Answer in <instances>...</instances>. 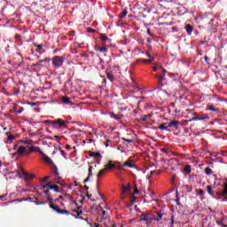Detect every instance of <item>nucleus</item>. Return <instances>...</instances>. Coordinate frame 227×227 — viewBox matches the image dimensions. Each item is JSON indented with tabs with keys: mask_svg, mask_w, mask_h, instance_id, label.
<instances>
[{
	"mask_svg": "<svg viewBox=\"0 0 227 227\" xmlns=\"http://www.w3.org/2000/svg\"><path fill=\"white\" fill-rule=\"evenodd\" d=\"M51 127H53V129H61L63 127H67V121H65L63 119L59 118L56 120L51 121Z\"/></svg>",
	"mask_w": 227,
	"mask_h": 227,
	"instance_id": "nucleus-1",
	"label": "nucleus"
},
{
	"mask_svg": "<svg viewBox=\"0 0 227 227\" xmlns=\"http://www.w3.org/2000/svg\"><path fill=\"white\" fill-rule=\"evenodd\" d=\"M51 63L53 67H56L57 68H61V67H63V63H65V58L61 56H55L51 59Z\"/></svg>",
	"mask_w": 227,
	"mask_h": 227,
	"instance_id": "nucleus-2",
	"label": "nucleus"
},
{
	"mask_svg": "<svg viewBox=\"0 0 227 227\" xmlns=\"http://www.w3.org/2000/svg\"><path fill=\"white\" fill-rule=\"evenodd\" d=\"M162 126L165 127V129L168 130V132H171V128L173 129H178V125H180V121H172L170 122H164L161 123Z\"/></svg>",
	"mask_w": 227,
	"mask_h": 227,
	"instance_id": "nucleus-3",
	"label": "nucleus"
},
{
	"mask_svg": "<svg viewBox=\"0 0 227 227\" xmlns=\"http://www.w3.org/2000/svg\"><path fill=\"white\" fill-rule=\"evenodd\" d=\"M14 173H15L16 176H18V178H22V174H23V176H25L26 178H29L30 180H32V178H35V174L27 173L24 170V168L16 170Z\"/></svg>",
	"mask_w": 227,
	"mask_h": 227,
	"instance_id": "nucleus-4",
	"label": "nucleus"
},
{
	"mask_svg": "<svg viewBox=\"0 0 227 227\" xmlns=\"http://www.w3.org/2000/svg\"><path fill=\"white\" fill-rule=\"evenodd\" d=\"M50 208L54 210V212H57V214H60L61 215H70V211L67 209H61L59 208V206H55L54 204H51Z\"/></svg>",
	"mask_w": 227,
	"mask_h": 227,
	"instance_id": "nucleus-5",
	"label": "nucleus"
},
{
	"mask_svg": "<svg viewBox=\"0 0 227 227\" xmlns=\"http://www.w3.org/2000/svg\"><path fill=\"white\" fill-rule=\"evenodd\" d=\"M99 40L102 42L101 45H106L107 47H110L111 42H113V40L105 34H99Z\"/></svg>",
	"mask_w": 227,
	"mask_h": 227,
	"instance_id": "nucleus-6",
	"label": "nucleus"
},
{
	"mask_svg": "<svg viewBox=\"0 0 227 227\" xmlns=\"http://www.w3.org/2000/svg\"><path fill=\"white\" fill-rule=\"evenodd\" d=\"M41 155L42 160L45 162V164H48L49 166H53L54 162H52V160L49 156H47V154L43 153Z\"/></svg>",
	"mask_w": 227,
	"mask_h": 227,
	"instance_id": "nucleus-7",
	"label": "nucleus"
},
{
	"mask_svg": "<svg viewBox=\"0 0 227 227\" xmlns=\"http://www.w3.org/2000/svg\"><path fill=\"white\" fill-rule=\"evenodd\" d=\"M107 45H102V46H96L95 47V51L97 52H99V54H106V52H107Z\"/></svg>",
	"mask_w": 227,
	"mask_h": 227,
	"instance_id": "nucleus-8",
	"label": "nucleus"
},
{
	"mask_svg": "<svg viewBox=\"0 0 227 227\" xmlns=\"http://www.w3.org/2000/svg\"><path fill=\"white\" fill-rule=\"evenodd\" d=\"M208 118L209 117L207 114L198 115V116L192 118V121H201L203 120H208Z\"/></svg>",
	"mask_w": 227,
	"mask_h": 227,
	"instance_id": "nucleus-9",
	"label": "nucleus"
},
{
	"mask_svg": "<svg viewBox=\"0 0 227 227\" xmlns=\"http://www.w3.org/2000/svg\"><path fill=\"white\" fill-rule=\"evenodd\" d=\"M184 29H185L187 35H189V36H191L192 35V31H194V27L191 24H187V25H185Z\"/></svg>",
	"mask_w": 227,
	"mask_h": 227,
	"instance_id": "nucleus-10",
	"label": "nucleus"
},
{
	"mask_svg": "<svg viewBox=\"0 0 227 227\" xmlns=\"http://www.w3.org/2000/svg\"><path fill=\"white\" fill-rule=\"evenodd\" d=\"M93 176V167L90 166L89 167V174L86 179L83 180V184H87V182H90V178Z\"/></svg>",
	"mask_w": 227,
	"mask_h": 227,
	"instance_id": "nucleus-11",
	"label": "nucleus"
},
{
	"mask_svg": "<svg viewBox=\"0 0 227 227\" xmlns=\"http://www.w3.org/2000/svg\"><path fill=\"white\" fill-rule=\"evenodd\" d=\"M116 165L113 163V160H109V162L105 165L106 171H110V169H114Z\"/></svg>",
	"mask_w": 227,
	"mask_h": 227,
	"instance_id": "nucleus-12",
	"label": "nucleus"
},
{
	"mask_svg": "<svg viewBox=\"0 0 227 227\" xmlns=\"http://www.w3.org/2000/svg\"><path fill=\"white\" fill-rule=\"evenodd\" d=\"M5 136L7 137V141H6V143H7L8 145H12L13 139H15V137H14L13 135H12L11 132H6V133H5Z\"/></svg>",
	"mask_w": 227,
	"mask_h": 227,
	"instance_id": "nucleus-13",
	"label": "nucleus"
},
{
	"mask_svg": "<svg viewBox=\"0 0 227 227\" xmlns=\"http://www.w3.org/2000/svg\"><path fill=\"white\" fill-rule=\"evenodd\" d=\"M106 74L107 79H109V81L113 82L114 81V74H113V72L109 69H106Z\"/></svg>",
	"mask_w": 227,
	"mask_h": 227,
	"instance_id": "nucleus-14",
	"label": "nucleus"
},
{
	"mask_svg": "<svg viewBox=\"0 0 227 227\" xmlns=\"http://www.w3.org/2000/svg\"><path fill=\"white\" fill-rule=\"evenodd\" d=\"M132 162H134L132 160H128L122 164V166H127V168H137V166H136L135 164H132Z\"/></svg>",
	"mask_w": 227,
	"mask_h": 227,
	"instance_id": "nucleus-15",
	"label": "nucleus"
},
{
	"mask_svg": "<svg viewBox=\"0 0 227 227\" xmlns=\"http://www.w3.org/2000/svg\"><path fill=\"white\" fill-rule=\"evenodd\" d=\"M61 100L63 104H66L67 106H74V103L70 101V98L68 97H62Z\"/></svg>",
	"mask_w": 227,
	"mask_h": 227,
	"instance_id": "nucleus-16",
	"label": "nucleus"
},
{
	"mask_svg": "<svg viewBox=\"0 0 227 227\" xmlns=\"http://www.w3.org/2000/svg\"><path fill=\"white\" fill-rule=\"evenodd\" d=\"M89 157H93V159H98V157H100V159H102V154L98 152H92L89 153Z\"/></svg>",
	"mask_w": 227,
	"mask_h": 227,
	"instance_id": "nucleus-17",
	"label": "nucleus"
},
{
	"mask_svg": "<svg viewBox=\"0 0 227 227\" xmlns=\"http://www.w3.org/2000/svg\"><path fill=\"white\" fill-rule=\"evenodd\" d=\"M30 152H37L38 153H40V155H42L43 153L42 151V149H40L39 146H31L30 147Z\"/></svg>",
	"mask_w": 227,
	"mask_h": 227,
	"instance_id": "nucleus-18",
	"label": "nucleus"
},
{
	"mask_svg": "<svg viewBox=\"0 0 227 227\" xmlns=\"http://www.w3.org/2000/svg\"><path fill=\"white\" fill-rule=\"evenodd\" d=\"M163 215H164V214H162V211L160 210V211H158L157 215L153 216V219H154V221H160V219H162Z\"/></svg>",
	"mask_w": 227,
	"mask_h": 227,
	"instance_id": "nucleus-19",
	"label": "nucleus"
},
{
	"mask_svg": "<svg viewBox=\"0 0 227 227\" xmlns=\"http://www.w3.org/2000/svg\"><path fill=\"white\" fill-rule=\"evenodd\" d=\"M155 77L158 78L159 86H163L162 82H164L166 78H164V76H162V75H157V74L155 75Z\"/></svg>",
	"mask_w": 227,
	"mask_h": 227,
	"instance_id": "nucleus-20",
	"label": "nucleus"
},
{
	"mask_svg": "<svg viewBox=\"0 0 227 227\" xmlns=\"http://www.w3.org/2000/svg\"><path fill=\"white\" fill-rule=\"evenodd\" d=\"M26 153V146L21 145L18 148V153L19 155H24V153Z\"/></svg>",
	"mask_w": 227,
	"mask_h": 227,
	"instance_id": "nucleus-21",
	"label": "nucleus"
},
{
	"mask_svg": "<svg viewBox=\"0 0 227 227\" xmlns=\"http://www.w3.org/2000/svg\"><path fill=\"white\" fill-rule=\"evenodd\" d=\"M52 167V171L55 176H59V172L58 171V166H56L54 163L53 165H51Z\"/></svg>",
	"mask_w": 227,
	"mask_h": 227,
	"instance_id": "nucleus-22",
	"label": "nucleus"
},
{
	"mask_svg": "<svg viewBox=\"0 0 227 227\" xmlns=\"http://www.w3.org/2000/svg\"><path fill=\"white\" fill-rule=\"evenodd\" d=\"M206 111H213L214 113H219V109L215 108L214 106H207Z\"/></svg>",
	"mask_w": 227,
	"mask_h": 227,
	"instance_id": "nucleus-23",
	"label": "nucleus"
},
{
	"mask_svg": "<svg viewBox=\"0 0 227 227\" xmlns=\"http://www.w3.org/2000/svg\"><path fill=\"white\" fill-rule=\"evenodd\" d=\"M152 114L142 115L138 121H146V120H148V118H150Z\"/></svg>",
	"mask_w": 227,
	"mask_h": 227,
	"instance_id": "nucleus-24",
	"label": "nucleus"
},
{
	"mask_svg": "<svg viewBox=\"0 0 227 227\" xmlns=\"http://www.w3.org/2000/svg\"><path fill=\"white\" fill-rule=\"evenodd\" d=\"M35 47H36L35 49V52H40L42 51V49H43V44H37L36 43H34Z\"/></svg>",
	"mask_w": 227,
	"mask_h": 227,
	"instance_id": "nucleus-25",
	"label": "nucleus"
},
{
	"mask_svg": "<svg viewBox=\"0 0 227 227\" xmlns=\"http://www.w3.org/2000/svg\"><path fill=\"white\" fill-rule=\"evenodd\" d=\"M106 171H107L106 170V168L99 170V172L97 175L98 178H100V176H104V175H106Z\"/></svg>",
	"mask_w": 227,
	"mask_h": 227,
	"instance_id": "nucleus-26",
	"label": "nucleus"
},
{
	"mask_svg": "<svg viewBox=\"0 0 227 227\" xmlns=\"http://www.w3.org/2000/svg\"><path fill=\"white\" fill-rule=\"evenodd\" d=\"M27 200L26 199H23V200H13L12 201H8V202H5V205H10V203H17L18 201L20 202V201H27Z\"/></svg>",
	"mask_w": 227,
	"mask_h": 227,
	"instance_id": "nucleus-27",
	"label": "nucleus"
},
{
	"mask_svg": "<svg viewBox=\"0 0 227 227\" xmlns=\"http://www.w3.org/2000/svg\"><path fill=\"white\" fill-rule=\"evenodd\" d=\"M127 13H129V12H127V10L124 9V10L119 14L120 19H123V17H127Z\"/></svg>",
	"mask_w": 227,
	"mask_h": 227,
	"instance_id": "nucleus-28",
	"label": "nucleus"
},
{
	"mask_svg": "<svg viewBox=\"0 0 227 227\" xmlns=\"http://www.w3.org/2000/svg\"><path fill=\"white\" fill-rule=\"evenodd\" d=\"M148 215H146V214H142L141 215H140V221H148Z\"/></svg>",
	"mask_w": 227,
	"mask_h": 227,
	"instance_id": "nucleus-29",
	"label": "nucleus"
},
{
	"mask_svg": "<svg viewBox=\"0 0 227 227\" xmlns=\"http://www.w3.org/2000/svg\"><path fill=\"white\" fill-rule=\"evenodd\" d=\"M123 117V115H120V114H112V118H114V120H121V118Z\"/></svg>",
	"mask_w": 227,
	"mask_h": 227,
	"instance_id": "nucleus-30",
	"label": "nucleus"
},
{
	"mask_svg": "<svg viewBox=\"0 0 227 227\" xmlns=\"http://www.w3.org/2000/svg\"><path fill=\"white\" fill-rule=\"evenodd\" d=\"M127 191H129V188H127V186H125V184H121L122 194H125L127 192Z\"/></svg>",
	"mask_w": 227,
	"mask_h": 227,
	"instance_id": "nucleus-31",
	"label": "nucleus"
},
{
	"mask_svg": "<svg viewBox=\"0 0 227 227\" xmlns=\"http://www.w3.org/2000/svg\"><path fill=\"white\" fill-rule=\"evenodd\" d=\"M184 171L187 174L191 173V165H185Z\"/></svg>",
	"mask_w": 227,
	"mask_h": 227,
	"instance_id": "nucleus-32",
	"label": "nucleus"
},
{
	"mask_svg": "<svg viewBox=\"0 0 227 227\" xmlns=\"http://www.w3.org/2000/svg\"><path fill=\"white\" fill-rule=\"evenodd\" d=\"M137 61H139L140 63H152V60L145 59H138Z\"/></svg>",
	"mask_w": 227,
	"mask_h": 227,
	"instance_id": "nucleus-33",
	"label": "nucleus"
},
{
	"mask_svg": "<svg viewBox=\"0 0 227 227\" xmlns=\"http://www.w3.org/2000/svg\"><path fill=\"white\" fill-rule=\"evenodd\" d=\"M205 173H206V175H210L212 173V168H210L209 167L206 168Z\"/></svg>",
	"mask_w": 227,
	"mask_h": 227,
	"instance_id": "nucleus-34",
	"label": "nucleus"
},
{
	"mask_svg": "<svg viewBox=\"0 0 227 227\" xmlns=\"http://www.w3.org/2000/svg\"><path fill=\"white\" fill-rule=\"evenodd\" d=\"M42 63H44V61H43V59H41V60H39L36 64H35V67H43V64H42Z\"/></svg>",
	"mask_w": 227,
	"mask_h": 227,
	"instance_id": "nucleus-35",
	"label": "nucleus"
},
{
	"mask_svg": "<svg viewBox=\"0 0 227 227\" xmlns=\"http://www.w3.org/2000/svg\"><path fill=\"white\" fill-rule=\"evenodd\" d=\"M205 194V192L202 189H199L197 192V196H203Z\"/></svg>",
	"mask_w": 227,
	"mask_h": 227,
	"instance_id": "nucleus-36",
	"label": "nucleus"
},
{
	"mask_svg": "<svg viewBox=\"0 0 227 227\" xmlns=\"http://www.w3.org/2000/svg\"><path fill=\"white\" fill-rule=\"evenodd\" d=\"M207 191L208 194H214V192H212V186L207 185Z\"/></svg>",
	"mask_w": 227,
	"mask_h": 227,
	"instance_id": "nucleus-37",
	"label": "nucleus"
},
{
	"mask_svg": "<svg viewBox=\"0 0 227 227\" xmlns=\"http://www.w3.org/2000/svg\"><path fill=\"white\" fill-rule=\"evenodd\" d=\"M47 200H48V201H49V207H51V205H54L52 197H48Z\"/></svg>",
	"mask_w": 227,
	"mask_h": 227,
	"instance_id": "nucleus-38",
	"label": "nucleus"
},
{
	"mask_svg": "<svg viewBox=\"0 0 227 227\" xmlns=\"http://www.w3.org/2000/svg\"><path fill=\"white\" fill-rule=\"evenodd\" d=\"M121 141H126V143H134V140L122 137Z\"/></svg>",
	"mask_w": 227,
	"mask_h": 227,
	"instance_id": "nucleus-39",
	"label": "nucleus"
},
{
	"mask_svg": "<svg viewBox=\"0 0 227 227\" xmlns=\"http://www.w3.org/2000/svg\"><path fill=\"white\" fill-rule=\"evenodd\" d=\"M46 185H47V188L51 190L54 189V185H52V182H49L48 184H46Z\"/></svg>",
	"mask_w": 227,
	"mask_h": 227,
	"instance_id": "nucleus-40",
	"label": "nucleus"
},
{
	"mask_svg": "<svg viewBox=\"0 0 227 227\" xmlns=\"http://www.w3.org/2000/svg\"><path fill=\"white\" fill-rule=\"evenodd\" d=\"M161 70H162V74H160V75H161V77L165 78L166 77V74H168V71L166 69H164V68H162Z\"/></svg>",
	"mask_w": 227,
	"mask_h": 227,
	"instance_id": "nucleus-41",
	"label": "nucleus"
},
{
	"mask_svg": "<svg viewBox=\"0 0 227 227\" xmlns=\"http://www.w3.org/2000/svg\"><path fill=\"white\" fill-rule=\"evenodd\" d=\"M74 212H76L77 216H75V219H78V217L81 215V214H82V211H79L77 209H74Z\"/></svg>",
	"mask_w": 227,
	"mask_h": 227,
	"instance_id": "nucleus-42",
	"label": "nucleus"
},
{
	"mask_svg": "<svg viewBox=\"0 0 227 227\" xmlns=\"http://www.w3.org/2000/svg\"><path fill=\"white\" fill-rule=\"evenodd\" d=\"M43 60L44 61V63H50V61H52V59H51L50 57H46Z\"/></svg>",
	"mask_w": 227,
	"mask_h": 227,
	"instance_id": "nucleus-43",
	"label": "nucleus"
},
{
	"mask_svg": "<svg viewBox=\"0 0 227 227\" xmlns=\"http://www.w3.org/2000/svg\"><path fill=\"white\" fill-rule=\"evenodd\" d=\"M170 221H171V227H173L174 226V224H175V215H171V218H170Z\"/></svg>",
	"mask_w": 227,
	"mask_h": 227,
	"instance_id": "nucleus-44",
	"label": "nucleus"
},
{
	"mask_svg": "<svg viewBox=\"0 0 227 227\" xmlns=\"http://www.w3.org/2000/svg\"><path fill=\"white\" fill-rule=\"evenodd\" d=\"M52 189L55 191V192H59V186L55 184V185H53Z\"/></svg>",
	"mask_w": 227,
	"mask_h": 227,
	"instance_id": "nucleus-45",
	"label": "nucleus"
},
{
	"mask_svg": "<svg viewBox=\"0 0 227 227\" xmlns=\"http://www.w3.org/2000/svg\"><path fill=\"white\" fill-rule=\"evenodd\" d=\"M86 196H87V198L89 199V200H91V201H97V200H92L91 198H92V196L93 195H91V194H90V193H86Z\"/></svg>",
	"mask_w": 227,
	"mask_h": 227,
	"instance_id": "nucleus-46",
	"label": "nucleus"
},
{
	"mask_svg": "<svg viewBox=\"0 0 227 227\" xmlns=\"http://www.w3.org/2000/svg\"><path fill=\"white\" fill-rule=\"evenodd\" d=\"M14 38H15V40H18L19 42H20V40H21V38H22V35H16L14 36Z\"/></svg>",
	"mask_w": 227,
	"mask_h": 227,
	"instance_id": "nucleus-47",
	"label": "nucleus"
},
{
	"mask_svg": "<svg viewBox=\"0 0 227 227\" xmlns=\"http://www.w3.org/2000/svg\"><path fill=\"white\" fill-rule=\"evenodd\" d=\"M95 29L91 28V27H87V33H95Z\"/></svg>",
	"mask_w": 227,
	"mask_h": 227,
	"instance_id": "nucleus-48",
	"label": "nucleus"
},
{
	"mask_svg": "<svg viewBox=\"0 0 227 227\" xmlns=\"http://www.w3.org/2000/svg\"><path fill=\"white\" fill-rule=\"evenodd\" d=\"M43 192H44V194H46V196H48V198L51 197V191L44 190Z\"/></svg>",
	"mask_w": 227,
	"mask_h": 227,
	"instance_id": "nucleus-49",
	"label": "nucleus"
},
{
	"mask_svg": "<svg viewBox=\"0 0 227 227\" xmlns=\"http://www.w3.org/2000/svg\"><path fill=\"white\" fill-rule=\"evenodd\" d=\"M25 145H33V140H27L24 142Z\"/></svg>",
	"mask_w": 227,
	"mask_h": 227,
	"instance_id": "nucleus-50",
	"label": "nucleus"
},
{
	"mask_svg": "<svg viewBox=\"0 0 227 227\" xmlns=\"http://www.w3.org/2000/svg\"><path fill=\"white\" fill-rule=\"evenodd\" d=\"M96 191H97L98 196H100V198H102V193H101L100 191L98 190V185L96 186Z\"/></svg>",
	"mask_w": 227,
	"mask_h": 227,
	"instance_id": "nucleus-51",
	"label": "nucleus"
},
{
	"mask_svg": "<svg viewBox=\"0 0 227 227\" xmlns=\"http://www.w3.org/2000/svg\"><path fill=\"white\" fill-rule=\"evenodd\" d=\"M105 215H106V211H104V209H102L101 207V219H104Z\"/></svg>",
	"mask_w": 227,
	"mask_h": 227,
	"instance_id": "nucleus-52",
	"label": "nucleus"
},
{
	"mask_svg": "<svg viewBox=\"0 0 227 227\" xmlns=\"http://www.w3.org/2000/svg\"><path fill=\"white\" fill-rule=\"evenodd\" d=\"M136 203V197L132 196L131 197V206Z\"/></svg>",
	"mask_w": 227,
	"mask_h": 227,
	"instance_id": "nucleus-53",
	"label": "nucleus"
},
{
	"mask_svg": "<svg viewBox=\"0 0 227 227\" xmlns=\"http://www.w3.org/2000/svg\"><path fill=\"white\" fill-rule=\"evenodd\" d=\"M158 129H160V130H167L166 127H164L162 124H160Z\"/></svg>",
	"mask_w": 227,
	"mask_h": 227,
	"instance_id": "nucleus-54",
	"label": "nucleus"
},
{
	"mask_svg": "<svg viewBox=\"0 0 227 227\" xmlns=\"http://www.w3.org/2000/svg\"><path fill=\"white\" fill-rule=\"evenodd\" d=\"M49 178H51V176H46L42 179V182H47V180H49Z\"/></svg>",
	"mask_w": 227,
	"mask_h": 227,
	"instance_id": "nucleus-55",
	"label": "nucleus"
},
{
	"mask_svg": "<svg viewBox=\"0 0 227 227\" xmlns=\"http://www.w3.org/2000/svg\"><path fill=\"white\" fill-rule=\"evenodd\" d=\"M51 122H52V121H50V120H46L43 121V123L49 124L50 127H51Z\"/></svg>",
	"mask_w": 227,
	"mask_h": 227,
	"instance_id": "nucleus-56",
	"label": "nucleus"
},
{
	"mask_svg": "<svg viewBox=\"0 0 227 227\" xmlns=\"http://www.w3.org/2000/svg\"><path fill=\"white\" fill-rule=\"evenodd\" d=\"M147 35H149V36H153L150 28H147Z\"/></svg>",
	"mask_w": 227,
	"mask_h": 227,
	"instance_id": "nucleus-57",
	"label": "nucleus"
},
{
	"mask_svg": "<svg viewBox=\"0 0 227 227\" xmlns=\"http://www.w3.org/2000/svg\"><path fill=\"white\" fill-rule=\"evenodd\" d=\"M223 221H224V218H223L222 221H217L216 223H217L219 226H223Z\"/></svg>",
	"mask_w": 227,
	"mask_h": 227,
	"instance_id": "nucleus-58",
	"label": "nucleus"
},
{
	"mask_svg": "<svg viewBox=\"0 0 227 227\" xmlns=\"http://www.w3.org/2000/svg\"><path fill=\"white\" fill-rule=\"evenodd\" d=\"M22 111H24L23 107H20L18 111H17V114H20L22 113Z\"/></svg>",
	"mask_w": 227,
	"mask_h": 227,
	"instance_id": "nucleus-59",
	"label": "nucleus"
},
{
	"mask_svg": "<svg viewBox=\"0 0 227 227\" xmlns=\"http://www.w3.org/2000/svg\"><path fill=\"white\" fill-rule=\"evenodd\" d=\"M153 173H155V171H151L149 176L147 177L148 180H150V178H152V176H153Z\"/></svg>",
	"mask_w": 227,
	"mask_h": 227,
	"instance_id": "nucleus-60",
	"label": "nucleus"
},
{
	"mask_svg": "<svg viewBox=\"0 0 227 227\" xmlns=\"http://www.w3.org/2000/svg\"><path fill=\"white\" fill-rule=\"evenodd\" d=\"M124 148H125V146L120 145H118L117 150H124Z\"/></svg>",
	"mask_w": 227,
	"mask_h": 227,
	"instance_id": "nucleus-61",
	"label": "nucleus"
},
{
	"mask_svg": "<svg viewBox=\"0 0 227 227\" xmlns=\"http://www.w3.org/2000/svg\"><path fill=\"white\" fill-rule=\"evenodd\" d=\"M109 143H111V140L107 139L105 144L106 148L109 146Z\"/></svg>",
	"mask_w": 227,
	"mask_h": 227,
	"instance_id": "nucleus-62",
	"label": "nucleus"
},
{
	"mask_svg": "<svg viewBox=\"0 0 227 227\" xmlns=\"http://www.w3.org/2000/svg\"><path fill=\"white\" fill-rule=\"evenodd\" d=\"M133 194H139V190H137V188H136L133 192Z\"/></svg>",
	"mask_w": 227,
	"mask_h": 227,
	"instance_id": "nucleus-63",
	"label": "nucleus"
},
{
	"mask_svg": "<svg viewBox=\"0 0 227 227\" xmlns=\"http://www.w3.org/2000/svg\"><path fill=\"white\" fill-rule=\"evenodd\" d=\"M204 60H205L206 63H208V57H207V56H205V57H204Z\"/></svg>",
	"mask_w": 227,
	"mask_h": 227,
	"instance_id": "nucleus-64",
	"label": "nucleus"
}]
</instances>
